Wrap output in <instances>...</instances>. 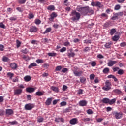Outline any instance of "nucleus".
<instances>
[{
  "mask_svg": "<svg viewBox=\"0 0 126 126\" xmlns=\"http://www.w3.org/2000/svg\"><path fill=\"white\" fill-rule=\"evenodd\" d=\"M77 11L80 12L83 15H87V14L90 13V14H93L94 12L91 8H89V6H86L82 7L80 6H78L76 8Z\"/></svg>",
  "mask_w": 126,
  "mask_h": 126,
  "instance_id": "1",
  "label": "nucleus"
},
{
  "mask_svg": "<svg viewBox=\"0 0 126 126\" xmlns=\"http://www.w3.org/2000/svg\"><path fill=\"white\" fill-rule=\"evenodd\" d=\"M70 16L72 17L71 18V20H72L73 21H76L79 20V19H80V17L81 16L80 15V13L76 12V11L75 10H73L71 12Z\"/></svg>",
  "mask_w": 126,
  "mask_h": 126,
  "instance_id": "2",
  "label": "nucleus"
},
{
  "mask_svg": "<svg viewBox=\"0 0 126 126\" xmlns=\"http://www.w3.org/2000/svg\"><path fill=\"white\" fill-rule=\"evenodd\" d=\"M113 115L114 116V118L117 119V120H119V119L123 118V113L122 112L114 111L113 112Z\"/></svg>",
  "mask_w": 126,
  "mask_h": 126,
  "instance_id": "3",
  "label": "nucleus"
},
{
  "mask_svg": "<svg viewBox=\"0 0 126 126\" xmlns=\"http://www.w3.org/2000/svg\"><path fill=\"white\" fill-rule=\"evenodd\" d=\"M111 86H112L111 83L107 81L105 82V85L102 88V89L104 90V91H108L111 89Z\"/></svg>",
  "mask_w": 126,
  "mask_h": 126,
  "instance_id": "4",
  "label": "nucleus"
},
{
  "mask_svg": "<svg viewBox=\"0 0 126 126\" xmlns=\"http://www.w3.org/2000/svg\"><path fill=\"white\" fill-rule=\"evenodd\" d=\"M73 50L72 49V48H70L69 50H68L67 56L69 58H70V57L73 58V57H74L75 56V53L73 52Z\"/></svg>",
  "mask_w": 126,
  "mask_h": 126,
  "instance_id": "5",
  "label": "nucleus"
},
{
  "mask_svg": "<svg viewBox=\"0 0 126 126\" xmlns=\"http://www.w3.org/2000/svg\"><path fill=\"white\" fill-rule=\"evenodd\" d=\"M34 108V104L29 103L25 105V109L28 111H30V110H32V108Z\"/></svg>",
  "mask_w": 126,
  "mask_h": 126,
  "instance_id": "6",
  "label": "nucleus"
},
{
  "mask_svg": "<svg viewBox=\"0 0 126 126\" xmlns=\"http://www.w3.org/2000/svg\"><path fill=\"white\" fill-rule=\"evenodd\" d=\"M69 123L71 125H76L78 124V119L76 118H73L70 120Z\"/></svg>",
  "mask_w": 126,
  "mask_h": 126,
  "instance_id": "7",
  "label": "nucleus"
},
{
  "mask_svg": "<svg viewBox=\"0 0 126 126\" xmlns=\"http://www.w3.org/2000/svg\"><path fill=\"white\" fill-rule=\"evenodd\" d=\"M117 63L118 62L116 61L109 60L107 63V65L108 66H113L114 64H116V63Z\"/></svg>",
  "mask_w": 126,
  "mask_h": 126,
  "instance_id": "8",
  "label": "nucleus"
},
{
  "mask_svg": "<svg viewBox=\"0 0 126 126\" xmlns=\"http://www.w3.org/2000/svg\"><path fill=\"white\" fill-rule=\"evenodd\" d=\"M22 93V89H17L14 91V95H20Z\"/></svg>",
  "mask_w": 126,
  "mask_h": 126,
  "instance_id": "9",
  "label": "nucleus"
},
{
  "mask_svg": "<svg viewBox=\"0 0 126 126\" xmlns=\"http://www.w3.org/2000/svg\"><path fill=\"white\" fill-rule=\"evenodd\" d=\"M79 105L81 107H84L87 105V101L86 100H81L79 102Z\"/></svg>",
  "mask_w": 126,
  "mask_h": 126,
  "instance_id": "10",
  "label": "nucleus"
},
{
  "mask_svg": "<svg viewBox=\"0 0 126 126\" xmlns=\"http://www.w3.org/2000/svg\"><path fill=\"white\" fill-rule=\"evenodd\" d=\"M38 29L36 27L32 26L30 28V31L31 33H35V32H37Z\"/></svg>",
  "mask_w": 126,
  "mask_h": 126,
  "instance_id": "11",
  "label": "nucleus"
},
{
  "mask_svg": "<svg viewBox=\"0 0 126 126\" xmlns=\"http://www.w3.org/2000/svg\"><path fill=\"white\" fill-rule=\"evenodd\" d=\"M52 100H53V98L52 97L48 98L45 102V105H46V106H50V105H51L52 103Z\"/></svg>",
  "mask_w": 126,
  "mask_h": 126,
  "instance_id": "12",
  "label": "nucleus"
},
{
  "mask_svg": "<svg viewBox=\"0 0 126 126\" xmlns=\"http://www.w3.org/2000/svg\"><path fill=\"white\" fill-rule=\"evenodd\" d=\"M12 114H13V110L12 109H7L6 110V115H7V116H10Z\"/></svg>",
  "mask_w": 126,
  "mask_h": 126,
  "instance_id": "13",
  "label": "nucleus"
},
{
  "mask_svg": "<svg viewBox=\"0 0 126 126\" xmlns=\"http://www.w3.org/2000/svg\"><path fill=\"white\" fill-rule=\"evenodd\" d=\"M57 16H58V15H57V13H56L55 12H53L50 15V18H49V20H50V21H52V20H53L54 18H55V17H57Z\"/></svg>",
  "mask_w": 126,
  "mask_h": 126,
  "instance_id": "14",
  "label": "nucleus"
},
{
  "mask_svg": "<svg viewBox=\"0 0 126 126\" xmlns=\"http://www.w3.org/2000/svg\"><path fill=\"white\" fill-rule=\"evenodd\" d=\"M27 92H29V93H31L32 92H34L35 91V88L29 87L26 89Z\"/></svg>",
  "mask_w": 126,
  "mask_h": 126,
  "instance_id": "15",
  "label": "nucleus"
},
{
  "mask_svg": "<svg viewBox=\"0 0 126 126\" xmlns=\"http://www.w3.org/2000/svg\"><path fill=\"white\" fill-rule=\"evenodd\" d=\"M73 73L75 76H81V74H82V71H74Z\"/></svg>",
  "mask_w": 126,
  "mask_h": 126,
  "instance_id": "16",
  "label": "nucleus"
},
{
  "mask_svg": "<svg viewBox=\"0 0 126 126\" xmlns=\"http://www.w3.org/2000/svg\"><path fill=\"white\" fill-rule=\"evenodd\" d=\"M48 10H50V11H54L55 9V6L51 5H49L47 7Z\"/></svg>",
  "mask_w": 126,
  "mask_h": 126,
  "instance_id": "17",
  "label": "nucleus"
},
{
  "mask_svg": "<svg viewBox=\"0 0 126 126\" xmlns=\"http://www.w3.org/2000/svg\"><path fill=\"white\" fill-rule=\"evenodd\" d=\"M10 66L12 69H16L17 68V64L15 63H12Z\"/></svg>",
  "mask_w": 126,
  "mask_h": 126,
  "instance_id": "18",
  "label": "nucleus"
},
{
  "mask_svg": "<svg viewBox=\"0 0 126 126\" xmlns=\"http://www.w3.org/2000/svg\"><path fill=\"white\" fill-rule=\"evenodd\" d=\"M112 42L106 43L104 45V47L106 48V49H109V48H111V46H112Z\"/></svg>",
  "mask_w": 126,
  "mask_h": 126,
  "instance_id": "19",
  "label": "nucleus"
},
{
  "mask_svg": "<svg viewBox=\"0 0 126 126\" xmlns=\"http://www.w3.org/2000/svg\"><path fill=\"white\" fill-rule=\"evenodd\" d=\"M55 121L57 123H61V122H63L64 120L63 118H55Z\"/></svg>",
  "mask_w": 126,
  "mask_h": 126,
  "instance_id": "20",
  "label": "nucleus"
},
{
  "mask_svg": "<svg viewBox=\"0 0 126 126\" xmlns=\"http://www.w3.org/2000/svg\"><path fill=\"white\" fill-rule=\"evenodd\" d=\"M51 31H52V28L50 27L48 28H46L45 31L43 32V34L44 35H45V34H47V33H50V32H51Z\"/></svg>",
  "mask_w": 126,
  "mask_h": 126,
  "instance_id": "21",
  "label": "nucleus"
},
{
  "mask_svg": "<svg viewBox=\"0 0 126 126\" xmlns=\"http://www.w3.org/2000/svg\"><path fill=\"white\" fill-rule=\"evenodd\" d=\"M50 88L52 89V90H53V91H54V92H59V88H58L57 87L51 86Z\"/></svg>",
  "mask_w": 126,
  "mask_h": 126,
  "instance_id": "22",
  "label": "nucleus"
},
{
  "mask_svg": "<svg viewBox=\"0 0 126 126\" xmlns=\"http://www.w3.org/2000/svg\"><path fill=\"white\" fill-rule=\"evenodd\" d=\"M119 39H120V36H119V35H115L114 37H112V40L114 42H117V41H118Z\"/></svg>",
  "mask_w": 126,
  "mask_h": 126,
  "instance_id": "23",
  "label": "nucleus"
},
{
  "mask_svg": "<svg viewBox=\"0 0 126 126\" xmlns=\"http://www.w3.org/2000/svg\"><path fill=\"white\" fill-rule=\"evenodd\" d=\"M102 102L104 104H109V99L108 98H104L102 99Z\"/></svg>",
  "mask_w": 126,
  "mask_h": 126,
  "instance_id": "24",
  "label": "nucleus"
},
{
  "mask_svg": "<svg viewBox=\"0 0 126 126\" xmlns=\"http://www.w3.org/2000/svg\"><path fill=\"white\" fill-rule=\"evenodd\" d=\"M34 66H37V63H31L29 66L28 68H32V67Z\"/></svg>",
  "mask_w": 126,
  "mask_h": 126,
  "instance_id": "25",
  "label": "nucleus"
},
{
  "mask_svg": "<svg viewBox=\"0 0 126 126\" xmlns=\"http://www.w3.org/2000/svg\"><path fill=\"white\" fill-rule=\"evenodd\" d=\"M48 56L49 57H56V56H57V53L55 52H50L48 53Z\"/></svg>",
  "mask_w": 126,
  "mask_h": 126,
  "instance_id": "26",
  "label": "nucleus"
},
{
  "mask_svg": "<svg viewBox=\"0 0 126 126\" xmlns=\"http://www.w3.org/2000/svg\"><path fill=\"white\" fill-rule=\"evenodd\" d=\"M114 92L117 94H122V91L119 89H116L114 90Z\"/></svg>",
  "mask_w": 126,
  "mask_h": 126,
  "instance_id": "27",
  "label": "nucleus"
},
{
  "mask_svg": "<svg viewBox=\"0 0 126 126\" xmlns=\"http://www.w3.org/2000/svg\"><path fill=\"white\" fill-rule=\"evenodd\" d=\"M116 98H114L112 99L111 100L109 99V105H113V104H114V103L116 102Z\"/></svg>",
  "mask_w": 126,
  "mask_h": 126,
  "instance_id": "28",
  "label": "nucleus"
},
{
  "mask_svg": "<svg viewBox=\"0 0 126 126\" xmlns=\"http://www.w3.org/2000/svg\"><path fill=\"white\" fill-rule=\"evenodd\" d=\"M24 79L25 81H30L31 80V77L30 76H26L24 77Z\"/></svg>",
  "mask_w": 126,
  "mask_h": 126,
  "instance_id": "29",
  "label": "nucleus"
},
{
  "mask_svg": "<svg viewBox=\"0 0 126 126\" xmlns=\"http://www.w3.org/2000/svg\"><path fill=\"white\" fill-rule=\"evenodd\" d=\"M7 75L10 77V79H12V77H13L14 74L11 72H8L7 73Z\"/></svg>",
  "mask_w": 126,
  "mask_h": 126,
  "instance_id": "30",
  "label": "nucleus"
},
{
  "mask_svg": "<svg viewBox=\"0 0 126 126\" xmlns=\"http://www.w3.org/2000/svg\"><path fill=\"white\" fill-rule=\"evenodd\" d=\"M109 71H110V69L108 67H106L103 70L102 72L104 73H108Z\"/></svg>",
  "mask_w": 126,
  "mask_h": 126,
  "instance_id": "31",
  "label": "nucleus"
},
{
  "mask_svg": "<svg viewBox=\"0 0 126 126\" xmlns=\"http://www.w3.org/2000/svg\"><path fill=\"white\" fill-rule=\"evenodd\" d=\"M36 62L38 63H44V60L43 59H37L36 60Z\"/></svg>",
  "mask_w": 126,
  "mask_h": 126,
  "instance_id": "32",
  "label": "nucleus"
},
{
  "mask_svg": "<svg viewBox=\"0 0 126 126\" xmlns=\"http://www.w3.org/2000/svg\"><path fill=\"white\" fill-rule=\"evenodd\" d=\"M97 7L101 8L103 7V5L100 2H96V6Z\"/></svg>",
  "mask_w": 126,
  "mask_h": 126,
  "instance_id": "33",
  "label": "nucleus"
},
{
  "mask_svg": "<svg viewBox=\"0 0 126 126\" xmlns=\"http://www.w3.org/2000/svg\"><path fill=\"white\" fill-rule=\"evenodd\" d=\"M44 121V118L43 117H38L37 118V122L38 123H42V122Z\"/></svg>",
  "mask_w": 126,
  "mask_h": 126,
  "instance_id": "34",
  "label": "nucleus"
},
{
  "mask_svg": "<svg viewBox=\"0 0 126 126\" xmlns=\"http://www.w3.org/2000/svg\"><path fill=\"white\" fill-rule=\"evenodd\" d=\"M36 94L37 95V96H43L44 93L42 92L38 91L36 93Z\"/></svg>",
  "mask_w": 126,
  "mask_h": 126,
  "instance_id": "35",
  "label": "nucleus"
},
{
  "mask_svg": "<svg viewBox=\"0 0 126 126\" xmlns=\"http://www.w3.org/2000/svg\"><path fill=\"white\" fill-rule=\"evenodd\" d=\"M120 9H121V5L119 4L115 5L114 7L115 10H119Z\"/></svg>",
  "mask_w": 126,
  "mask_h": 126,
  "instance_id": "36",
  "label": "nucleus"
},
{
  "mask_svg": "<svg viewBox=\"0 0 126 126\" xmlns=\"http://www.w3.org/2000/svg\"><path fill=\"white\" fill-rule=\"evenodd\" d=\"M2 61L3 62H8V61H9V59H8V58L5 56H3L2 58Z\"/></svg>",
  "mask_w": 126,
  "mask_h": 126,
  "instance_id": "37",
  "label": "nucleus"
},
{
  "mask_svg": "<svg viewBox=\"0 0 126 126\" xmlns=\"http://www.w3.org/2000/svg\"><path fill=\"white\" fill-rule=\"evenodd\" d=\"M116 33V29H112L110 31V34L111 35H114Z\"/></svg>",
  "mask_w": 126,
  "mask_h": 126,
  "instance_id": "38",
  "label": "nucleus"
},
{
  "mask_svg": "<svg viewBox=\"0 0 126 126\" xmlns=\"http://www.w3.org/2000/svg\"><path fill=\"white\" fill-rule=\"evenodd\" d=\"M65 51H66V48L64 47H63L60 50L61 53H63V52H65Z\"/></svg>",
  "mask_w": 126,
  "mask_h": 126,
  "instance_id": "39",
  "label": "nucleus"
},
{
  "mask_svg": "<svg viewBox=\"0 0 126 126\" xmlns=\"http://www.w3.org/2000/svg\"><path fill=\"white\" fill-rule=\"evenodd\" d=\"M77 94H79V95L81 94H83V90L82 89H79L77 91Z\"/></svg>",
  "mask_w": 126,
  "mask_h": 126,
  "instance_id": "40",
  "label": "nucleus"
},
{
  "mask_svg": "<svg viewBox=\"0 0 126 126\" xmlns=\"http://www.w3.org/2000/svg\"><path fill=\"white\" fill-rule=\"evenodd\" d=\"M91 64L93 67H94V66H96V62L95 61H92L91 63Z\"/></svg>",
  "mask_w": 126,
  "mask_h": 126,
  "instance_id": "41",
  "label": "nucleus"
},
{
  "mask_svg": "<svg viewBox=\"0 0 126 126\" xmlns=\"http://www.w3.org/2000/svg\"><path fill=\"white\" fill-rule=\"evenodd\" d=\"M22 53H23V54H27L28 53V50H27V49L25 48L24 49H22L21 50Z\"/></svg>",
  "mask_w": 126,
  "mask_h": 126,
  "instance_id": "42",
  "label": "nucleus"
},
{
  "mask_svg": "<svg viewBox=\"0 0 126 126\" xmlns=\"http://www.w3.org/2000/svg\"><path fill=\"white\" fill-rule=\"evenodd\" d=\"M118 74H119L120 75H122V74H124V70L120 69L118 71Z\"/></svg>",
  "mask_w": 126,
  "mask_h": 126,
  "instance_id": "43",
  "label": "nucleus"
},
{
  "mask_svg": "<svg viewBox=\"0 0 126 126\" xmlns=\"http://www.w3.org/2000/svg\"><path fill=\"white\" fill-rule=\"evenodd\" d=\"M118 14L117 13H116L115 14H114V15L113 16V17L112 18V19L113 20H116V19H118Z\"/></svg>",
  "mask_w": 126,
  "mask_h": 126,
  "instance_id": "44",
  "label": "nucleus"
},
{
  "mask_svg": "<svg viewBox=\"0 0 126 126\" xmlns=\"http://www.w3.org/2000/svg\"><path fill=\"white\" fill-rule=\"evenodd\" d=\"M87 113L88 115H92V114H93V111L91 109H88L87 110Z\"/></svg>",
  "mask_w": 126,
  "mask_h": 126,
  "instance_id": "45",
  "label": "nucleus"
},
{
  "mask_svg": "<svg viewBox=\"0 0 126 126\" xmlns=\"http://www.w3.org/2000/svg\"><path fill=\"white\" fill-rule=\"evenodd\" d=\"M94 78H95V75H94V74H91L90 75V79H91V80H93Z\"/></svg>",
  "mask_w": 126,
  "mask_h": 126,
  "instance_id": "46",
  "label": "nucleus"
},
{
  "mask_svg": "<svg viewBox=\"0 0 126 126\" xmlns=\"http://www.w3.org/2000/svg\"><path fill=\"white\" fill-rule=\"evenodd\" d=\"M0 27L3 29H5V25L2 22L0 23Z\"/></svg>",
  "mask_w": 126,
  "mask_h": 126,
  "instance_id": "47",
  "label": "nucleus"
},
{
  "mask_svg": "<svg viewBox=\"0 0 126 126\" xmlns=\"http://www.w3.org/2000/svg\"><path fill=\"white\" fill-rule=\"evenodd\" d=\"M62 69V66H58L56 67L55 70L56 71H60Z\"/></svg>",
  "mask_w": 126,
  "mask_h": 126,
  "instance_id": "48",
  "label": "nucleus"
},
{
  "mask_svg": "<svg viewBox=\"0 0 126 126\" xmlns=\"http://www.w3.org/2000/svg\"><path fill=\"white\" fill-rule=\"evenodd\" d=\"M35 23L37 25L41 24V20L39 19H36L35 21Z\"/></svg>",
  "mask_w": 126,
  "mask_h": 126,
  "instance_id": "49",
  "label": "nucleus"
},
{
  "mask_svg": "<svg viewBox=\"0 0 126 126\" xmlns=\"http://www.w3.org/2000/svg\"><path fill=\"white\" fill-rule=\"evenodd\" d=\"M16 44H17V47L18 48H19V47H20V45H21V42H20V41H19L18 40H17Z\"/></svg>",
  "mask_w": 126,
  "mask_h": 126,
  "instance_id": "50",
  "label": "nucleus"
},
{
  "mask_svg": "<svg viewBox=\"0 0 126 126\" xmlns=\"http://www.w3.org/2000/svg\"><path fill=\"white\" fill-rule=\"evenodd\" d=\"M64 46H65V47L70 46V43H69V42L66 41L64 43Z\"/></svg>",
  "mask_w": 126,
  "mask_h": 126,
  "instance_id": "51",
  "label": "nucleus"
},
{
  "mask_svg": "<svg viewBox=\"0 0 126 126\" xmlns=\"http://www.w3.org/2000/svg\"><path fill=\"white\" fill-rule=\"evenodd\" d=\"M26 2V0H19V3L20 4H23V3H25Z\"/></svg>",
  "mask_w": 126,
  "mask_h": 126,
  "instance_id": "52",
  "label": "nucleus"
},
{
  "mask_svg": "<svg viewBox=\"0 0 126 126\" xmlns=\"http://www.w3.org/2000/svg\"><path fill=\"white\" fill-rule=\"evenodd\" d=\"M84 44H90V43H91V40L86 39L84 40Z\"/></svg>",
  "mask_w": 126,
  "mask_h": 126,
  "instance_id": "53",
  "label": "nucleus"
},
{
  "mask_svg": "<svg viewBox=\"0 0 126 126\" xmlns=\"http://www.w3.org/2000/svg\"><path fill=\"white\" fill-rule=\"evenodd\" d=\"M18 89H23V88H25L24 85H22V84H20V85H18Z\"/></svg>",
  "mask_w": 126,
  "mask_h": 126,
  "instance_id": "54",
  "label": "nucleus"
},
{
  "mask_svg": "<svg viewBox=\"0 0 126 126\" xmlns=\"http://www.w3.org/2000/svg\"><path fill=\"white\" fill-rule=\"evenodd\" d=\"M61 106H66V102L65 101H62L60 103Z\"/></svg>",
  "mask_w": 126,
  "mask_h": 126,
  "instance_id": "55",
  "label": "nucleus"
},
{
  "mask_svg": "<svg viewBox=\"0 0 126 126\" xmlns=\"http://www.w3.org/2000/svg\"><path fill=\"white\" fill-rule=\"evenodd\" d=\"M83 121H84V122H89L90 121H91V119L89 118H84L83 119Z\"/></svg>",
  "mask_w": 126,
  "mask_h": 126,
  "instance_id": "56",
  "label": "nucleus"
},
{
  "mask_svg": "<svg viewBox=\"0 0 126 126\" xmlns=\"http://www.w3.org/2000/svg\"><path fill=\"white\" fill-rule=\"evenodd\" d=\"M60 101V99H55L53 101V105H56L57 103Z\"/></svg>",
  "mask_w": 126,
  "mask_h": 126,
  "instance_id": "57",
  "label": "nucleus"
},
{
  "mask_svg": "<svg viewBox=\"0 0 126 126\" xmlns=\"http://www.w3.org/2000/svg\"><path fill=\"white\" fill-rule=\"evenodd\" d=\"M67 70H68V69L66 68H64L63 69H62V72H63V73H65V72H66V71H67Z\"/></svg>",
  "mask_w": 126,
  "mask_h": 126,
  "instance_id": "58",
  "label": "nucleus"
},
{
  "mask_svg": "<svg viewBox=\"0 0 126 126\" xmlns=\"http://www.w3.org/2000/svg\"><path fill=\"white\" fill-rule=\"evenodd\" d=\"M67 89V86L66 85H63V91H65Z\"/></svg>",
  "mask_w": 126,
  "mask_h": 126,
  "instance_id": "59",
  "label": "nucleus"
},
{
  "mask_svg": "<svg viewBox=\"0 0 126 126\" xmlns=\"http://www.w3.org/2000/svg\"><path fill=\"white\" fill-rule=\"evenodd\" d=\"M29 16L30 19H32V18H34V15L32 13L29 14Z\"/></svg>",
  "mask_w": 126,
  "mask_h": 126,
  "instance_id": "60",
  "label": "nucleus"
},
{
  "mask_svg": "<svg viewBox=\"0 0 126 126\" xmlns=\"http://www.w3.org/2000/svg\"><path fill=\"white\" fill-rule=\"evenodd\" d=\"M17 10H18V11H19V12H22L23 11V10H22V8H20V7H17L16 8Z\"/></svg>",
  "mask_w": 126,
  "mask_h": 126,
  "instance_id": "61",
  "label": "nucleus"
},
{
  "mask_svg": "<svg viewBox=\"0 0 126 126\" xmlns=\"http://www.w3.org/2000/svg\"><path fill=\"white\" fill-rule=\"evenodd\" d=\"M4 48V46H3V45L1 44L0 45V51H3Z\"/></svg>",
  "mask_w": 126,
  "mask_h": 126,
  "instance_id": "62",
  "label": "nucleus"
},
{
  "mask_svg": "<svg viewBox=\"0 0 126 126\" xmlns=\"http://www.w3.org/2000/svg\"><path fill=\"white\" fill-rule=\"evenodd\" d=\"M43 67L44 68H48V67H49V64L47 63H45L43 64Z\"/></svg>",
  "mask_w": 126,
  "mask_h": 126,
  "instance_id": "63",
  "label": "nucleus"
},
{
  "mask_svg": "<svg viewBox=\"0 0 126 126\" xmlns=\"http://www.w3.org/2000/svg\"><path fill=\"white\" fill-rule=\"evenodd\" d=\"M120 46H121V47H126V43L125 42L121 43L120 44Z\"/></svg>",
  "mask_w": 126,
  "mask_h": 126,
  "instance_id": "64",
  "label": "nucleus"
}]
</instances>
